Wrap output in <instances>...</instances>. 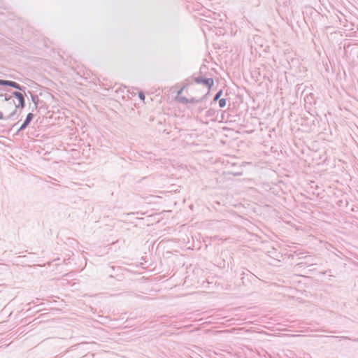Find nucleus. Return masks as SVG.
<instances>
[{
  "mask_svg": "<svg viewBox=\"0 0 358 358\" xmlns=\"http://www.w3.org/2000/svg\"><path fill=\"white\" fill-rule=\"evenodd\" d=\"M222 94H223V90L222 89L220 90L219 91H217L213 99V102H216L219 99H221L220 97L222 95Z\"/></svg>",
  "mask_w": 358,
  "mask_h": 358,
  "instance_id": "7",
  "label": "nucleus"
},
{
  "mask_svg": "<svg viewBox=\"0 0 358 358\" xmlns=\"http://www.w3.org/2000/svg\"><path fill=\"white\" fill-rule=\"evenodd\" d=\"M194 81L196 84L203 85L208 88V90H210L214 85V80L212 78H206L203 76L194 78Z\"/></svg>",
  "mask_w": 358,
  "mask_h": 358,
  "instance_id": "2",
  "label": "nucleus"
},
{
  "mask_svg": "<svg viewBox=\"0 0 358 358\" xmlns=\"http://www.w3.org/2000/svg\"><path fill=\"white\" fill-rule=\"evenodd\" d=\"M0 96L1 97H3L5 101H10L12 99V97H13L12 94L10 95H8L7 94H0Z\"/></svg>",
  "mask_w": 358,
  "mask_h": 358,
  "instance_id": "13",
  "label": "nucleus"
},
{
  "mask_svg": "<svg viewBox=\"0 0 358 358\" xmlns=\"http://www.w3.org/2000/svg\"><path fill=\"white\" fill-rule=\"evenodd\" d=\"M34 117V115L32 113H29L25 120H24L23 123L22 124V129H26L30 122L32 121L33 118Z\"/></svg>",
  "mask_w": 358,
  "mask_h": 358,
  "instance_id": "3",
  "label": "nucleus"
},
{
  "mask_svg": "<svg viewBox=\"0 0 358 358\" xmlns=\"http://www.w3.org/2000/svg\"><path fill=\"white\" fill-rule=\"evenodd\" d=\"M203 68H206V65H202L200 68V70H199V73L201 74L202 73V70Z\"/></svg>",
  "mask_w": 358,
  "mask_h": 358,
  "instance_id": "20",
  "label": "nucleus"
},
{
  "mask_svg": "<svg viewBox=\"0 0 358 358\" xmlns=\"http://www.w3.org/2000/svg\"><path fill=\"white\" fill-rule=\"evenodd\" d=\"M353 341H358V339H353Z\"/></svg>",
  "mask_w": 358,
  "mask_h": 358,
  "instance_id": "22",
  "label": "nucleus"
},
{
  "mask_svg": "<svg viewBox=\"0 0 358 358\" xmlns=\"http://www.w3.org/2000/svg\"><path fill=\"white\" fill-rule=\"evenodd\" d=\"M218 103H219V107L222 108L226 106L227 99L224 98H222L221 99L218 100Z\"/></svg>",
  "mask_w": 358,
  "mask_h": 358,
  "instance_id": "11",
  "label": "nucleus"
},
{
  "mask_svg": "<svg viewBox=\"0 0 358 358\" xmlns=\"http://www.w3.org/2000/svg\"><path fill=\"white\" fill-rule=\"evenodd\" d=\"M219 110L214 108H209L206 113V116L214 120L217 116Z\"/></svg>",
  "mask_w": 358,
  "mask_h": 358,
  "instance_id": "4",
  "label": "nucleus"
},
{
  "mask_svg": "<svg viewBox=\"0 0 358 358\" xmlns=\"http://www.w3.org/2000/svg\"><path fill=\"white\" fill-rule=\"evenodd\" d=\"M331 338L336 339L338 341H341L343 340H351L348 336H331Z\"/></svg>",
  "mask_w": 358,
  "mask_h": 358,
  "instance_id": "12",
  "label": "nucleus"
},
{
  "mask_svg": "<svg viewBox=\"0 0 358 358\" xmlns=\"http://www.w3.org/2000/svg\"><path fill=\"white\" fill-rule=\"evenodd\" d=\"M138 97H139V99H140L141 100L144 101V99H145V94H144V93H143V92H139V93H138Z\"/></svg>",
  "mask_w": 358,
  "mask_h": 358,
  "instance_id": "16",
  "label": "nucleus"
},
{
  "mask_svg": "<svg viewBox=\"0 0 358 358\" xmlns=\"http://www.w3.org/2000/svg\"><path fill=\"white\" fill-rule=\"evenodd\" d=\"M12 95L15 97L17 101L18 104H15L14 100H13V103L15 105L16 109L20 108L21 110L24 109L26 103H25V97L27 96V92H21L13 91Z\"/></svg>",
  "mask_w": 358,
  "mask_h": 358,
  "instance_id": "1",
  "label": "nucleus"
},
{
  "mask_svg": "<svg viewBox=\"0 0 358 358\" xmlns=\"http://www.w3.org/2000/svg\"><path fill=\"white\" fill-rule=\"evenodd\" d=\"M17 82L13 80H6V84L5 86L10 87H15Z\"/></svg>",
  "mask_w": 358,
  "mask_h": 358,
  "instance_id": "10",
  "label": "nucleus"
},
{
  "mask_svg": "<svg viewBox=\"0 0 358 358\" xmlns=\"http://www.w3.org/2000/svg\"><path fill=\"white\" fill-rule=\"evenodd\" d=\"M6 84V80L0 79V85L5 86Z\"/></svg>",
  "mask_w": 358,
  "mask_h": 358,
  "instance_id": "17",
  "label": "nucleus"
},
{
  "mask_svg": "<svg viewBox=\"0 0 358 358\" xmlns=\"http://www.w3.org/2000/svg\"><path fill=\"white\" fill-rule=\"evenodd\" d=\"M3 119V113L0 111V120Z\"/></svg>",
  "mask_w": 358,
  "mask_h": 358,
  "instance_id": "21",
  "label": "nucleus"
},
{
  "mask_svg": "<svg viewBox=\"0 0 358 358\" xmlns=\"http://www.w3.org/2000/svg\"><path fill=\"white\" fill-rule=\"evenodd\" d=\"M14 89L15 90H17V92H26V90H27V87L23 86V85H20L19 83H16V86L15 87H14Z\"/></svg>",
  "mask_w": 358,
  "mask_h": 358,
  "instance_id": "9",
  "label": "nucleus"
},
{
  "mask_svg": "<svg viewBox=\"0 0 358 358\" xmlns=\"http://www.w3.org/2000/svg\"><path fill=\"white\" fill-rule=\"evenodd\" d=\"M210 90H208V92H207V93H206V94H204V95L202 96V97H204V100L206 99V98L207 96H208V95H209V94H210Z\"/></svg>",
  "mask_w": 358,
  "mask_h": 358,
  "instance_id": "19",
  "label": "nucleus"
},
{
  "mask_svg": "<svg viewBox=\"0 0 358 358\" xmlns=\"http://www.w3.org/2000/svg\"><path fill=\"white\" fill-rule=\"evenodd\" d=\"M22 125H21L20 127V128L17 129V132H16V134H18L20 131L24 130L25 129H22Z\"/></svg>",
  "mask_w": 358,
  "mask_h": 358,
  "instance_id": "18",
  "label": "nucleus"
},
{
  "mask_svg": "<svg viewBox=\"0 0 358 358\" xmlns=\"http://www.w3.org/2000/svg\"><path fill=\"white\" fill-rule=\"evenodd\" d=\"M27 92L30 94L31 99L32 102L34 104V108L35 109L37 108L38 103L40 101V99H39L38 95L35 94H33L31 92H30L29 90H28Z\"/></svg>",
  "mask_w": 358,
  "mask_h": 358,
  "instance_id": "5",
  "label": "nucleus"
},
{
  "mask_svg": "<svg viewBox=\"0 0 358 358\" xmlns=\"http://www.w3.org/2000/svg\"><path fill=\"white\" fill-rule=\"evenodd\" d=\"M185 82H186V85H184L180 90H179L178 91V92H177L178 96L182 92V91L184 90V89L186 87L187 85H189V83H190L189 78H187L185 80Z\"/></svg>",
  "mask_w": 358,
  "mask_h": 358,
  "instance_id": "14",
  "label": "nucleus"
},
{
  "mask_svg": "<svg viewBox=\"0 0 358 358\" xmlns=\"http://www.w3.org/2000/svg\"><path fill=\"white\" fill-rule=\"evenodd\" d=\"M176 100L182 104H187L189 103V99H187L185 96H176Z\"/></svg>",
  "mask_w": 358,
  "mask_h": 358,
  "instance_id": "6",
  "label": "nucleus"
},
{
  "mask_svg": "<svg viewBox=\"0 0 358 358\" xmlns=\"http://www.w3.org/2000/svg\"><path fill=\"white\" fill-rule=\"evenodd\" d=\"M17 110V109H16V108H15V110L6 119L8 120V119L12 118L16 114Z\"/></svg>",
  "mask_w": 358,
  "mask_h": 358,
  "instance_id": "15",
  "label": "nucleus"
},
{
  "mask_svg": "<svg viewBox=\"0 0 358 358\" xmlns=\"http://www.w3.org/2000/svg\"><path fill=\"white\" fill-rule=\"evenodd\" d=\"M204 100V97H201L200 99H196L194 97H192L191 99H189V103H199L202 102Z\"/></svg>",
  "mask_w": 358,
  "mask_h": 358,
  "instance_id": "8",
  "label": "nucleus"
}]
</instances>
